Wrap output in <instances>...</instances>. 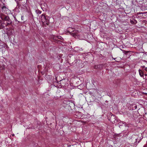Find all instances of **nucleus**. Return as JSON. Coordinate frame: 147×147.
<instances>
[{
  "label": "nucleus",
  "instance_id": "nucleus-3",
  "mask_svg": "<svg viewBox=\"0 0 147 147\" xmlns=\"http://www.w3.org/2000/svg\"><path fill=\"white\" fill-rule=\"evenodd\" d=\"M6 20L5 21H7V22L5 24V26H8L11 24L12 22L9 17H7L6 18Z\"/></svg>",
  "mask_w": 147,
  "mask_h": 147
},
{
  "label": "nucleus",
  "instance_id": "nucleus-5",
  "mask_svg": "<svg viewBox=\"0 0 147 147\" xmlns=\"http://www.w3.org/2000/svg\"><path fill=\"white\" fill-rule=\"evenodd\" d=\"M0 17L1 18L3 21H6V18L7 17H9L8 16H6L3 14H1Z\"/></svg>",
  "mask_w": 147,
  "mask_h": 147
},
{
  "label": "nucleus",
  "instance_id": "nucleus-8",
  "mask_svg": "<svg viewBox=\"0 0 147 147\" xmlns=\"http://www.w3.org/2000/svg\"><path fill=\"white\" fill-rule=\"evenodd\" d=\"M4 25H3L2 22L1 21L0 22V28H3L4 27Z\"/></svg>",
  "mask_w": 147,
  "mask_h": 147
},
{
  "label": "nucleus",
  "instance_id": "nucleus-16",
  "mask_svg": "<svg viewBox=\"0 0 147 147\" xmlns=\"http://www.w3.org/2000/svg\"><path fill=\"white\" fill-rule=\"evenodd\" d=\"M142 68H144L145 67V66H142Z\"/></svg>",
  "mask_w": 147,
  "mask_h": 147
},
{
  "label": "nucleus",
  "instance_id": "nucleus-13",
  "mask_svg": "<svg viewBox=\"0 0 147 147\" xmlns=\"http://www.w3.org/2000/svg\"><path fill=\"white\" fill-rule=\"evenodd\" d=\"M1 46L2 47V48L5 47V45L4 44H3V45H1Z\"/></svg>",
  "mask_w": 147,
  "mask_h": 147
},
{
  "label": "nucleus",
  "instance_id": "nucleus-19",
  "mask_svg": "<svg viewBox=\"0 0 147 147\" xmlns=\"http://www.w3.org/2000/svg\"><path fill=\"white\" fill-rule=\"evenodd\" d=\"M135 107L136 108V106H135Z\"/></svg>",
  "mask_w": 147,
  "mask_h": 147
},
{
  "label": "nucleus",
  "instance_id": "nucleus-11",
  "mask_svg": "<svg viewBox=\"0 0 147 147\" xmlns=\"http://www.w3.org/2000/svg\"><path fill=\"white\" fill-rule=\"evenodd\" d=\"M134 22H136V21L135 20H131L130 21L131 23V24L134 23Z\"/></svg>",
  "mask_w": 147,
  "mask_h": 147
},
{
  "label": "nucleus",
  "instance_id": "nucleus-10",
  "mask_svg": "<svg viewBox=\"0 0 147 147\" xmlns=\"http://www.w3.org/2000/svg\"><path fill=\"white\" fill-rule=\"evenodd\" d=\"M43 6H44L45 8H47V5L46 3H45L43 4H42V5H41L42 7H43Z\"/></svg>",
  "mask_w": 147,
  "mask_h": 147
},
{
  "label": "nucleus",
  "instance_id": "nucleus-12",
  "mask_svg": "<svg viewBox=\"0 0 147 147\" xmlns=\"http://www.w3.org/2000/svg\"><path fill=\"white\" fill-rule=\"evenodd\" d=\"M41 11L38 10L37 13L39 14H40L41 13Z\"/></svg>",
  "mask_w": 147,
  "mask_h": 147
},
{
  "label": "nucleus",
  "instance_id": "nucleus-14",
  "mask_svg": "<svg viewBox=\"0 0 147 147\" xmlns=\"http://www.w3.org/2000/svg\"><path fill=\"white\" fill-rule=\"evenodd\" d=\"M145 70L147 71V67H145L144 68Z\"/></svg>",
  "mask_w": 147,
  "mask_h": 147
},
{
  "label": "nucleus",
  "instance_id": "nucleus-17",
  "mask_svg": "<svg viewBox=\"0 0 147 147\" xmlns=\"http://www.w3.org/2000/svg\"><path fill=\"white\" fill-rule=\"evenodd\" d=\"M12 136H14V134H12Z\"/></svg>",
  "mask_w": 147,
  "mask_h": 147
},
{
  "label": "nucleus",
  "instance_id": "nucleus-2",
  "mask_svg": "<svg viewBox=\"0 0 147 147\" xmlns=\"http://www.w3.org/2000/svg\"><path fill=\"white\" fill-rule=\"evenodd\" d=\"M41 18L42 22L45 23L48 25V24L49 21V17L47 16H45L44 15L42 14L41 16Z\"/></svg>",
  "mask_w": 147,
  "mask_h": 147
},
{
  "label": "nucleus",
  "instance_id": "nucleus-9",
  "mask_svg": "<svg viewBox=\"0 0 147 147\" xmlns=\"http://www.w3.org/2000/svg\"><path fill=\"white\" fill-rule=\"evenodd\" d=\"M115 118V116L114 115H113L111 116V119H110L109 120L111 121V122H112V123H113V120H112V118ZM114 122V121H113Z\"/></svg>",
  "mask_w": 147,
  "mask_h": 147
},
{
  "label": "nucleus",
  "instance_id": "nucleus-15",
  "mask_svg": "<svg viewBox=\"0 0 147 147\" xmlns=\"http://www.w3.org/2000/svg\"><path fill=\"white\" fill-rule=\"evenodd\" d=\"M2 23H3V25H4V26L5 25V24L4 22H2Z\"/></svg>",
  "mask_w": 147,
  "mask_h": 147
},
{
  "label": "nucleus",
  "instance_id": "nucleus-1",
  "mask_svg": "<svg viewBox=\"0 0 147 147\" xmlns=\"http://www.w3.org/2000/svg\"><path fill=\"white\" fill-rule=\"evenodd\" d=\"M71 35L76 38L83 40L84 39L85 37L83 34L81 32H80L77 31H74Z\"/></svg>",
  "mask_w": 147,
  "mask_h": 147
},
{
  "label": "nucleus",
  "instance_id": "nucleus-7",
  "mask_svg": "<svg viewBox=\"0 0 147 147\" xmlns=\"http://www.w3.org/2000/svg\"><path fill=\"white\" fill-rule=\"evenodd\" d=\"M62 38L61 36H58L57 37L54 36V38H53L54 39H55V40H57V38L60 39H61Z\"/></svg>",
  "mask_w": 147,
  "mask_h": 147
},
{
  "label": "nucleus",
  "instance_id": "nucleus-4",
  "mask_svg": "<svg viewBox=\"0 0 147 147\" xmlns=\"http://www.w3.org/2000/svg\"><path fill=\"white\" fill-rule=\"evenodd\" d=\"M1 9L2 12L5 13H7V12L9 11L8 8L5 6L1 7Z\"/></svg>",
  "mask_w": 147,
  "mask_h": 147
},
{
  "label": "nucleus",
  "instance_id": "nucleus-6",
  "mask_svg": "<svg viewBox=\"0 0 147 147\" xmlns=\"http://www.w3.org/2000/svg\"><path fill=\"white\" fill-rule=\"evenodd\" d=\"M139 74L140 75V76L142 77H143L144 76V73L141 70L139 69Z\"/></svg>",
  "mask_w": 147,
  "mask_h": 147
},
{
  "label": "nucleus",
  "instance_id": "nucleus-18",
  "mask_svg": "<svg viewBox=\"0 0 147 147\" xmlns=\"http://www.w3.org/2000/svg\"><path fill=\"white\" fill-rule=\"evenodd\" d=\"M145 76H147V74H145Z\"/></svg>",
  "mask_w": 147,
  "mask_h": 147
}]
</instances>
